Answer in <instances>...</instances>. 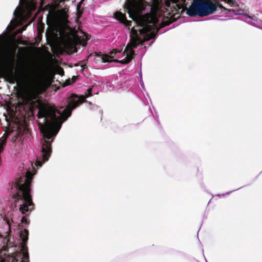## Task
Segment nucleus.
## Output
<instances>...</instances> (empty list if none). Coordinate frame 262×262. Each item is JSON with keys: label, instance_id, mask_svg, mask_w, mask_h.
Wrapping results in <instances>:
<instances>
[{"label": "nucleus", "instance_id": "nucleus-9", "mask_svg": "<svg viewBox=\"0 0 262 262\" xmlns=\"http://www.w3.org/2000/svg\"><path fill=\"white\" fill-rule=\"evenodd\" d=\"M35 0H20L19 6L13 12L14 18L7 26V31H12L17 26L30 17L32 12L36 9Z\"/></svg>", "mask_w": 262, "mask_h": 262}, {"label": "nucleus", "instance_id": "nucleus-7", "mask_svg": "<svg viewBox=\"0 0 262 262\" xmlns=\"http://www.w3.org/2000/svg\"><path fill=\"white\" fill-rule=\"evenodd\" d=\"M34 173L28 171L25 177L21 178L16 183L18 191L15 195V206L19 207L22 214L31 212L33 209V203L30 194V185Z\"/></svg>", "mask_w": 262, "mask_h": 262}, {"label": "nucleus", "instance_id": "nucleus-3", "mask_svg": "<svg viewBox=\"0 0 262 262\" xmlns=\"http://www.w3.org/2000/svg\"><path fill=\"white\" fill-rule=\"evenodd\" d=\"M69 8L66 6L47 17L48 27L46 36L48 40L54 41L60 38L63 46L76 52L80 47L86 46L88 36L77 32L69 25Z\"/></svg>", "mask_w": 262, "mask_h": 262}, {"label": "nucleus", "instance_id": "nucleus-5", "mask_svg": "<svg viewBox=\"0 0 262 262\" xmlns=\"http://www.w3.org/2000/svg\"><path fill=\"white\" fill-rule=\"evenodd\" d=\"M5 231L3 234H0V240H2L3 246L0 251H5L6 255L14 254L16 252L17 248L23 243L26 246L28 241V231L26 229L21 230L19 232L18 242L16 244L13 242V238H11L10 233L11 228L13 226H19L21 223H27V221L25 216H23L19 220L15 212H8L5 215L4 218Z\"/></svg>", "mask_w": 262, "mask_h": 262}, {"label": "nucleus", "instance_id": "nucleus-14", "mask_svg": "<svg viewBox=\"0 0 262 262\" xmlns=\"http://www.w3.org/2000/svg\"><path fill=\"white\" fill-rule=\"evenodd\" d=\"M45 0L41 1L42 5L45 3Z\"/></svg>", "mask_w": 262, "mask_h": 262}, {"label": "nucleus", "instance_id": "nucleus-11", "mask_svg": "<svg viewBox=\"0 0 262 262\" xmlns=\"http://www.w3.org/2000/svg\"><path fill=\"white\" fill-rule=\"evenodd\" d=\"M9 136V133L6 132L0 138V153L3 151L6 141Z\"/></svg>", "mask_w": 262, "mask_h": 262}, {"label": "nucleus", "instance_id": "nucleus-2", "mask_svg": "<svg viewBox=\"0 0 262 262\" xmlns=\"http://www.w3.org/2000/svg\"><path fill=\"white\" fill-rule=\"evenodd\" d=\"M91 96V90H88L85 96H78L72 94L68 98V105L61 113L49 104H41L39 107L38 118L42 119L38 125L42 138L40 140V150L35 163L36 167H41L43 163L48 161L51 152V143L60 130L62 122L66 121L71 115L73 110L84 101L86 98Z\"/></svg>", "mask_w": 262, "mask_h": 262}, {"label": "nucleus", "instance_id": "nucleus-8", "mask_svg": "<svg viewBox=\"0 0 262 262\" xmlns=\"http://www.w3.org/2000/svg\"><path fill=\"white\" fill-rule=\"evenodd\" d=\"M21 81L25 87L27 99L28 101L36 99L44 84L41 75L35 71L24 73L21 76Z\"/></svg>", "mask_w": 262, "mask_h": 262}, {"label": "nucleus", "instance_id": "nucleus-12", "mask_svg": "<svg viewBox=\"0 0 262 262\" xmlns=\"http://www.w3.org/2000/svg\"><path fill=\"white\" fill-rule=\"evenodd\" d=\"M140 84L142 88H143V89L144 88V85L143 81H142V80H141L140 81Z\"/></svg>", "mask_w": 262, "mask_h": 262}, {"label": "nucleus", "instance_id": "nucleus-13", "mask_svg": "<svg viewBox=\"0 0 262 262\" xmlns=\"http://www.w3.org/2000/svg\"><path fill=\"white\" fill-rule=\"evenodd\" d=\"M26 27H27V26H26L23 27V28H22V29H21L20 30H19V31H18V33H20V32H23V31L25 30H26Z\"/></svg>", "mask_w": 262, "mask_h": 262}, {"label": "nucleus", "instance_id": "nucleus-6", "mask_svg": "<svg viewBox=\"0 0 262 262\" xmlns=\"http://www.w3.org/2000/svg\"><path fill=\"white\" fill-rule=\"evenodd\" d=\"M8 34L0 35V75L6 79L13 80L16 76V49H5Z\"/></svg>", "mask_w": 262, "mask_h": 262}, {"label": "nucleus", "instance_id": "nucleus-10", "mask_svg": "<svg viewBox=\"0 0 262 262\" xmlns=\"http://www.w3.org/2000/svg\"><path fill=\"white\" fill-rule=\"evenodd\" d=\"M2 254L0 262H29V257L28 248L23 243L17 248L14 254L6 255L5 251H0Z\"/></svg>", "mask_w": 262, "mask_h": 262}, {"label": "nucleus", "instance_id": "nucleus-4", "mask_svg": "<svg viewBox=\"0 0 262 262\" xmlns=\"http://www.w3.org/2000/svg\"><path fill=\"white\" fill-rule=\"evenodd\" d=\"M220 0H165V9L166 15L174 18L180 17L185 11L190 16H206L214 13L219 6L223 8L220 3ZM235 6V2L233 0H221Z\"/></svg>", "mask_w": 262, "mask_h": 262}, {"label": "nucleus", "instance_id": "nucleus-1", "mask_svg": "<svg viewBox=\"0 0 262 262\" xmlns=\"http://www.w3.org/2000/svg\"><path fill=\"white\" fill-rule=\"evenodd\" d=\"M162 0H126L125 8L133 21L126 19L125 15L117 11L114 17L130 30V42L121 53L113 50L110 55L99 53L96 60L101 62H116L123 64L129 63L135 55L134 48L143 42L155 38L158 29L156 24L157 16L162 10Z\"/></svg>", "mask_w": 262, "mask_h": 262}]
</instances>
